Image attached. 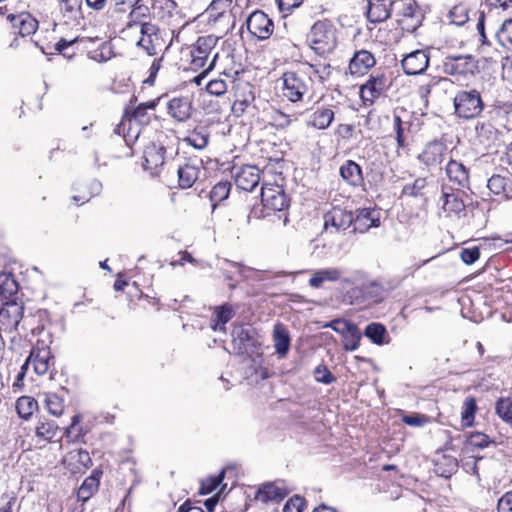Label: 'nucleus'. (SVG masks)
I'll return each mask as SVG.
<instances>
[{
  "label": "nucleus",
  "mask_w": 512,
  "mask_h": 512,
  "mask_svg": "<svg viewBox=\"0 0 512 512\" xmlns=\"http://www.w3.org/2000/svg\"><path fill=\"white\" fill-rule=\"evenodd\" d=\"M166 148L162 145L150 142L147 144L143 151V167L149 171L152 176H157L160 168L166 161Z\"/></svg>",
  "instance_id": "nucleus-10"
},
{
  "label": "nucleus",
  "mask_w": 512,
  "mask_h": 512,
  "mask_svg": "<svg viewBox=\"0 0 512 512\" xmlns=\"http://www.w3.org/2000/svg\"><path fill=\"white\" fill-rule=\"evenodd\" d=\"M161 62H162V57L156 58V59L153 60L151 66L149 68V76H148V78L145 81L146 83H149V84H153L154 83V80H155V78L157 76V73L160 70Z\"/></svg>",
  "instance_id": "nucleus-63"
},
{
  "label": "nucleus",
  "mask_w": 512,
  "mask_h": 512,
  "mask_svg": "<svg viewBox=\"0 0 512 512\" xmlns=\"http://www.w3.org/2000/svg\"><path fill=\"white\" fill-rule=\"evenodd\" d=\"M477 410L476 401L473 397H468L463 403L461 412V420L463 427H469L473 424L475 413Z\"/></svg>",
  "instance_id": "nucleus-48"
},
{
  "label": "nucleus",
  "mask_w": 512,
  "mask_h": 512,
  "mask_svg": "<svg viewBox=\"0 0 512 512\" xmlns=\"http://www.w3.org/2000/svg\"><path fill=\"white\" fill-rule=\"evenodd\" d=\"M359 294H361L368 303H377L384 299L386 290L380 283L372 281L362 284L360 288L352 289V297H357Z\"/></svg>",
  "instance_id": "nucleus-22"
},
{
  "label": "nucleus",
  "mask_w": 512,
  "mask_h": 512,
  "mask_svg": "<svg viewBox=\"0 0 512 512\" xmlns=\"http://www.w3.org/2000/svg\"><path fill=\"white\" fill-rule=\"evenodd\" d=\"M341 276V269L336 267L315 270L309 279V285L312 288L319 289L323 287L325 282H336Z\"/></svg>",
  "instance_id": "nucleus-28"
},
{
  "label": "nucleus",
  "mask_w": 512,
  "mask_h": 512,
  "mask_svg": "<svg viewBox=\"0 0 512 512\" xmlns=\"http://www.w3.org/2000/svg\"><path fill=\"white\" fill-rule=\"evenodd\" d=\"M287 494V489L282 485H279L276 482H268L259 487L255 495V499L263 503H277L282 501L287 496Z\"/></svg>",
  "instance_id": "nucleus-20"
},
{
  "label": "nucleus",
  "mask_w": 512,
  "mask_h": 512,
  "mask_svg": "<svg viewBox=\"0 0 512 512\" xmlns=\"http://www.w3.org/2000/svg\"><path fill=\"white\" fill-rule=\"evenodd\" d=\"M8 19L17 33L22 37L29 36L36 32L38 29V21L28 13L19 15L10 14Z\"/></svg>",
  "instance_id": "nucleus-25"
},
{
  "label": "nucleus",
  "mask_w": 512,
  "mask_h": 512,
  "mask_svg": "<svg viewBox=\"0 0 512 512\" xmlns=\"http://www.w3.org/2000/svg\"><path fill=\"white\" fill-rule=\"evenodd\" d=\"M334 119V111L330 106H317L310 115L308 124L319 130L326 129Z\"/></svg>",
  "instance_id": "nucleus-29"
},
{
  "label": "nucleus",
  "mask_w": 512,
  "mask_h": 512,
  "mask_svg": "<svg viewBox=\"0 0 512 512\" xmlns=\"http://www.w3.org/2000/svg\"><path fill=\"white\" fill-rule=\"evenodd\" d=\"M231 183L228 181L219 182L210 191V200L215 206L217 203L225 200L230 193Z\"/></svg>",
  "instance_id": "nucleus-49"
},
{
  "label": "nucleus",
  "mask_w": 512,
  "mask_h": 512,
  "mask_svg": "<svg viewBox=\"0 0 512 512\" xmlns=\"http://www.w3.org/2000/svg\"><path fill=\"white\" fill-rule=\"evenodd\" d=\"M58 430L59 427L54 421L43 418L39 420L35 428V435L41 440L52 441L56 437Z\"/></svg>",
  "instance_id": "nucleus-39"
},
{
  "label": "nucleus",
  "mask_w": 512,
  "mask_h": 512,
  "mask_svg": "<svg viewBox=\"0 0 512 512\" xmlns=\"http://www.w3.org/2000/svg\"><path fill=\"white\" fill-rule=\"evenodd\" d=\"M281 79L283 81V96L291 102L302 101L312 86L309 73L302 69L286 71Z\"/></svg>",
  "instance_id": "nucleus-3"
},
{
  "label": "nucleus",
  "mask_w": 512,
  "mask_h": 512,
  "mask_svg": "<svg viewBox=\"0 0 512 512\" xmlns=\"http://www.w3.org/2000/svg\"><path fill=\"white\" fill-rule=\"evenodd\" d=\"M364 335L377 345H383L389 342V336L385 326L378 322L369 324L364 331Z\"/></svg>",
  "instance_id": "nucleus-40"
},
{
  "label": "nucleus",
  "mask_w": 512,
  "mask_h": 512,
  "mask_svg": "<svg viewBox=\"0 0 512 512\" xmlns=\"http://www.w3.org/2000/svg\"><path fill=\"white\" fill-rule=\"evenodd\" d=\"M159 98L156 100H151L145 103H140L136 108L132 111V118L141 125H147L150 122V115L148 114V110H155Z\"/></svg>",
  "instance_id": "nucleus-42"
},
{
  "label": "nucleus",
  "mask_w": 512,
  "mask_h": 512,
  "mask_svg": "<svg viewBox=\"0 0 512 512\" xmlns=\"http://www.w3.org/2000/svg\"><path fill=\"white\" fill-rule=\"evenodd\" d=\"M52 360L53 356L49 347H33L28 358L21 366V369L16 378L15 385H19V383L28 374L31 367L32 372L38 376H42L48 373Z\"/></svg>",
  "instance_id": "nucleus-5"
},
{
  "label": "nucleus",
  "mask_w": 512,
  "mask_h": 512,
  "mask_svg": "<svg viewBox=\"0 0 512 512\" xmlns=\"http://www.w3.org/2000/svg\"><path fill=\"white\" fill-rule=\"evenodd\" d=\"M238 188L252 191L260 182V170L256 166H243L235 175Z\"/></svg>",
  "instance_id": "nucleus-19"
},
{
  "label": "nucleus",
  "mask_w": 512,
  "mask_h": 512,
  "mask_svg": "<svg viewBox=\"0 0 512 512\" xmlns=\"http://www.w3.org/2000/svg\"><path fill=\"white\" fill-rule=\"evenodd\" d=\"M235 97L233 111L239 114L244 113L255 99L252 87L248 83H244L241 86L239 85Z\"/></svg>",
  "instance_id": "nucleus-30"
},
{
  "label": "nucleus",
  "mask_w": 512,
  "mask_h": 512,
  "mask_svg": "<svg viewBox=\"0 0 512 512\" xmlns=\"http://www.w3.org/2000/svg\"><path fill=\"white\" fill-rule=\"evenodd\" d=\"M308 42L318 55L330 53L337 45L335 29L326 21H317L310 29Z\"/></svg>",
  "instance_id": "nucleus-4"
},
{
  "label": "nucleus",
  "mask_w": 512,
  "mask_h": 512,
  "mask_svg": "<svg viewBox=\"0 0 512 512\" xmlns=\"http://www.w3.org/2000/svg\"><path fill=\"white\" fill-rule=\"evenodd\" d=\"M443 72L450 76H473L478 70V60L470 54L447 55L442 63Z\"/></svg>",
  "instance_id": "nucleus-6"
},
{
  "label": "nucleus",
  "mask_w": 512,
  "mask_h": 512,
  "mask_svg": "<svg viewBox=\"0 0 512 512\" xmlns=\"http://www.w3.org/2000/svg\"><path fill=\"white\" fill-rule=\"evenodd\" d=\"M443 199L444 211L459 214L465 210V204L458 193L443 192Z\"/></svg>",
  "instance_id": "nucleus-44"
},
{
  "label": "nucleus",
  "mask_w": 512,
  "mask_h": 512,
  "mask_svg": "<svg viewBox=\"0 0 512 512\" xmlns=\"http://www.w3.org/2000/svg\"><path fill=\"white\" fill-rule=\"evenodd\" d=\"M411 123L404 122L401 120V117L397 114L393 116V128L395 132V139L397 142L398 151L401 149H405L408 146L406 140V132L410 130Z\"/></svg>",
  "instance_id": "nucleus-41"
},
{
  "label": "nucleus",
  "mask_w": 512,
  "mask_h": 512,
  "mask_svg": "<svg viewBox=\"0 0 512 512\" xmlns=\"http://www.w3.org/2000/svg\"><path fill=\"white\" fill-rule=\"evenodd\" d=\"M341 178L353 187H359L363 184L364 178L362 168L353 160H346L340 167Z\"/></svg>",
  "instance_id": "nucleus-27"
},
{
  "label": "nucleus",
  "mask_w": 512,
  "mask_h": 512,
  "mask_svg": "<svg viewBox=\"0 0 512 512\" xmlns=\"http://www.w3.org/2000/svg\"><path fill=\"white\" fill-rule=\"evenodd\" d=\"M454 115L462 120H472L479 117L485 104L481 92L477 89L458 90L453 98Z\"/></svg>",
  "instance_id": "nucleus-2"
},
{
  "label": "nucleus",
  "mask_w": 512,
  "mask_h": 512,
  "mask_svg": "<svg viewBox=\"0 0 512 512\" xmlns=\"http://www.w3.org/2000/svg\"><path fill=\"white\" fill-rule=\"evenodd\" d=\"M141 38L138 41V46L143 48L148 55L154 56L161 50L162 39L159 36L158 28L150 22L141 24Z\"/></svg>",
  "instance_id": "nucleus-12"
},
{
  "label": "nucleus",
  "mask_w": 512,
  "mask_h": 512,
  "mask_svg": "<svg viewBox=\"0 0 512 512\" xmlns=\"http://www.w3.org/2000/svg\"><path fill=\"white\" fill-rule=\"evenodd\" d=\"M209 140V133L203 127L199 129H195L189 133V135L185 138V141L193 146L195 149L201 150L204 149Z\"/></svg>",
  "instance_id": "nucleus-46"
},
{
  "label": "nucleus",
  "mask_w": 512,
  "mask_h": 512,
  "mask_svg": "<svg viewBox=\"0 0 512 512\" xmlns=\"http://www.w3.org/2000/svg\"><path fill=\"white\" fill-rule=\"evenodd\" d=\"M209 310H212V320H231L235 317V311L233 306L230 303H224L219 306L210 307Z\"/></svg>",
  "instance_id": "nucleus-52"
},
{
  "label": "nucleus",
  "mask_w": 512,
  "mask_h": 512,
  "mask_svg": "<svg viewBox=\"0 0 512 512\" xmlns=\"http://www.w3.org/2000/svg\"><path fill=\"white\" fill-rule=\"evenodd\" d=\"M313 374H314L315 380L319 383L331 384L336 380V378L333 376V374L328 370V368L325 365H318L314 369Z\"/></svg>",
  "instance_id": "nucleus-57"
},
{
  "label": "nucleus",
  "mask_w": 512,
  "mask_h": 512,
  "mask_svg": "<svg viewBox=\"0 0 512 512\" xmlns=\"http://www.w3.org/2000/svg\"><path fill=\"white\" fill-rule=\"evenodd\" d=\"M102 191V183L99 180L93 179L88 183V192L82 195H74L73 200L76 203L83 204L89 201L92 197L97 196Z\"/></svg>",
  "instance_id": "nucleus-50"
},
{
  "label": "nucleus",
  "mask_w": 512,
  "mask_h": 512,
  "mask_svg": "<svg viewBox=\"0 0 512 512\" xmlns=\"http://www.w3.org/2000/svg\"><path fill=\"white\" fill-rule=\"evenodd\" d=\"M309 67L313 69L321 82L327 80L331 75L332 67L330 64H315L310 65Z\"/></svg>",
  "instance_id": "nucleus-60"
},
{
  "label": "nucleus",
  "mask_w": 512,
  "mask_h": 512,
  "mask_svg": "<svg viewBox=\"0 0 512 512\" xmlns=\"http://www.w3.org/2000/svg\"><path fill=\"white\" fill-rule=\"evenodd\" d=\"M217 58H218V53H215V54L213 55V57H212V59H211V61H210L209 65L207 66V68H205V69H204V71H203L202 73H200L199 75H197V76H195V77H194L193 82H194L196 85L200 86V85L202 84V81L205 79V77H206L207 73H208L209 71H211V70L214 68V66H215V62H216Z\"/></svg>",
  "instance_id": "nucleus-64"
},
{
  "label": "nucleus",
  "mask_w": 512,
  "mask_h": 512,
  "mask_svg": "<svg viewBox=\"0 0 512 512\" xmlns=\"http://www.w3.org/2000/svg\"><path fill=\"white\" fill-rule=\"evenodd\" d=\"M387 77L384 74L371 75L362 85L361 93L364 100L372 101L378 98L387 89Z\"/></svg>",
  "instance_id": "nucleus-24"
},
{
  "label": "nucleus",
  "mask_w": 512,
  "mask_h": 512,
  "mask_svg": "<svg viewBox=\"0 0 512 512\" xmlns=\"http://www.w3.org/2000/svg\"><path fill=\"white\" fill-rule=\"evenodd\" d=\"M491 443L486 434L476 432L470 434L466 439V446L471 448L483 449Z\"/></svg>",
  "instance_id": "nucleus-54"
},
{
  "label": "nucleus",
  "mask_w": 512,
  "mask_h": 512,
  "mask_svg": "<svg viewBox=\"0 0 512 512\" xmlns=\"http://www.w3.org/2000/svg\"><path fill=\"white\" fill-rule=\"evenodd\" d=\"M273 342L277 355L280 358L285 357L290 348V334L281 323L274 326Z\"/></svg>",
  "instance_id": "nucleus-31"
},
{
  "label": "nucleus",
  "mask_w": 512,
  "mask_h": 512,
  "mask_svg": "<svg viewBox=\"0 0 512 512\" xmlns=\"http://www.w3.org/2000/svg\"><path fill=\"white\" fill-rule=\"evenodd\" d=\"M41 396L43 397L45 408L51 415L55 417H60L63 415L65 405L64 399L62 397L53 392H44L41 394Z\"/></svg>",
  "instance_id": "nucleus-38"
},
{
  "label": "nucleus",
  "mask_w": 512,
  "mask_h": 512,
  "mask_svg": "<svg viewBox=\"0 0 512 512\" xmlns=\"http://www.w3.org/2000/svg\"><path fill=\"white\" fill-rule=\"evenodd\" d=\"M446 174L450 181L460 187H465L469 182L467 168L460 162L450 160L446 166Z\"/></svg>",
  "instance_id": "nucleus-32"
},
{
  "label": "nucleus",
  "mask_w": 512,
  "mask_h": 512,
  "mask_svg": "<svg viewBox=\"0 0 512 512\" xmlns=\"http://www.w3.org/2000/svg\"><path fill=\"white\" fill-rule=\"evenodd\" d=\"M24 317V306L16 299L2 301L0 320H21Z\"/></svg>",
  "instance_id": "nucleus-34"
},
{
  "label": "nucleus",
  "mask_w": 512,
  "mask_h": 512,
  "mask_svg": "<svg viewBox=\"0 0 512 512\" xmlns=\"http://www.w3.org/2000/svg\"><path fill=\"white\" fill-rule=\"evenodd\" d=\"M304 505V498L295 495L286 502L283 507V512H302Z\"/></svg>",
  "instance_id": "nucleus-59"
},
{
  "label": "nucleus",
  "mask_w": 512,
  "mask_h": 512,
  "mask_svg": "<svg viewBox=\"0 0 512 512\" xmlns=\"http://www.w3.org/2000/svg\"><path fill=\"white\" fill-rule=\"evenodd\" d=\"M353 223V213L340 207H333L324 214V228L336 231L346 230Z\"/></svg>",
  "instance_id": "nucleus-16"
},
{
  "label": "nucleus",
  "mask_w": 512,
  "mask_h": 512,
  "mask_svg": "<svg viewBox=\"0 0 512 512\" xmlns=\"http://www.w3.org/2000/svg\"><path fill=\"white\" fill-rule=\"evenodd\" d=\"M223 478L224 471H221L218 475L209 476L208 478L202 480L199 493L209 494L213 492L221 484Z\"/></svg>",
  "instance_id": "nucleus-53"
},
{
  "label": "nucleus",
  "mask_w": 512,
  "mask_h": 512,
  "mask_svg": "<svg viewBox=\"0 0 512 512\" xmlns=\"http://www.w3.org/2000/svg\"><path fill=\"white\" fill-rule=\"evenodd\" d=\"M227 88L226 81L221 78L212 79L206 84V91L214 96H222Z\"/></svg>",
  "instance_id": "nucleus-56"
},
{
  "label": "nucleus",
  "mask_w": 512,
  "mask_h": 512,
  "mask_svg": "<svg viewBox=\"0 0 512 512\" xmlns=\"http://www.w3.org/2000/svg\"><path fill=\"white\" fill-rule=\"evenodd\" d=\"M429 61L428 50H415L402 59L401 65L406 75H420L427 70Z\"/></svg>",
  "instance_id": "nucleus-11"
},
{
  "label": "nucleus",
  "mask_w": 512,
  "mask_h": 512,
  "mask_svg": "<svg viewBox=\"0 0 512 512\" xmlns=\"http://www.w3.org/2000/svg\"><path fill=\"white\" fill-rule=\"evenodd\" d=\"M202 170V161L197 158H191L184 164L179 165L177 169L179 186L182 189H188L199 178Z\"/></svg>",
  "instance_id": "nucleus-15"
},
{
  "label": "nucleus",
  "mask_w": 512,
  "mask_h": 512,
  "mask_svg": "<svg viewBox=\"0 0 512 512\" xmlns=\"http://www.w3.org/2000/svg\"><path fill=\"white\" fill-rule=\"evenodd\" d=\"M19 290V284L11 272L0 273V300L11 299Z\"/></svg>",
  "instance_id": "nucleus-36"
},
{
  "label": "nucleus",
  "mask_w": 512,
  "mask_h": 512,
  "mask_svg": "<svg viewBox=\"0 0 512 512\" xmlns=\"http://www.w3.org/2000/svg\"><path fill=\"white\" fill-rule=\"evenodd\" d=\"M37 408L38 402L30 396H22L16 401V411L24 420H28Z\"/></svg>",
  "instance_id": "nucleus-43"
},
{
  "label": "nucleus",
  "mask_w": 512,
  "mask_h": 512,
  "mask_svg": "<svg viewBox=\"0 0 512 512\" xmlns=\"http://www.w3.org/2000/svg\"><path fill=\"white\" fill-rule=\"evenodd\" d=\"M168 114L178 122H185L191 117L192 103L188 97H175L167 103Z\"/></svg>",
  "instance_id": "nucleus-21"
},
{
  "label": "nucleus",
  "mask_w": 512,
  "mask_h": 512,
  "mask_svg": "<svg viewBox=\"0 0 512 512\" xmlns=\"http://www.w3.org/2000/svg\"><path fill=\"white\" fill-rule=\"evenodd\" d=\"M487 187L493 194L508 198L512 193V180L509 177L495 174L488 179Z\"/></svg>",
  "instance_id": "nucleus-33"
},
{
  "label": "nucleus",
  "mask_w": 512,
  "mask_h": 512,
  "mask_svg": "<svg viewBox=\"0 0 512 512\" xmlns=\"http://www.w3.org/2000/svg\"><path fill=\"white\" fill-rule=\"evenodd\" d=\"M63 462L73 472L87 469L92 464L88 451L82 448L69 451L64 457Z\"/></svg>",
  "instance_id": "nucleus-26"
},
{
  "label": "nucleus",
  "mask_w": 512,
  "mask_h": 512,
  "mask_svg": "<svg viewBox=\"0 0 512 512\" xmlns=\"http://www.w3.org/2000/svg\"><path fill=\"white\" fill-rule=\"evenodd\" d=\"M113 56L112 44L110 42H102L100 46L89 52V57L97 62H106Z\"/></svg>",
  "instance_id": "nucleus-51"
},
{
  "label": "nucleus",
  "mask_w": 512,
  "mask_h": 512,
  "mask_svg": "<svg viewBox=\"0 0 512 512\" xmlns=\"http://www.w3.org/2000/svg\"><path fill=\"white\" fill-rule=\"evenodd\" d=\"M217 41L218 39L213 35L199 37L191 52L208 58Z\"/></svg>",
  "instance_id": "nucleus-45"
},
{
  "label": "nucleus",
  "mask_w": 512,
  "mask_h": 512,
  "mask_svg": "<svg viewBox=\"0 0 512 512\" xmlns=\"http://www.w3.org/2000/svg\"><path fill=\"white\" fill-rule=\"evenodd\" d=\"M403 18L399 21L402 28L409 32H415L422 24L424 14L421 8L413 1H409L403 5Z\"/></svg>",
  "instance_id": "nucleus-17"
},
{
  "label": "nucleus",
  "mask_w": 512,
  "mask_h": 512,
  "mask_svg": "<svg viewBox=\"0 0 512 512\" xmlns=\"http://www.w3.org/2000/svg\"><path fill=\"white\" fill-rule=\"evenodd\" d=\"M325 327H331L342 335L343 348L346 351L358 349L362 334L354 322H330Z\"/></svg>",
  "instance_id": "nucleus-8"
},
{
  "label": "nucleus",
  "mask_w": 512,
  "mask_h": 512,
  "mask_svg": "<svg viewBox=\"0 0 512 512\" xmlns=\"http://www.w3.org/2000/svg\"><path fill=\"white\" fill-rule=\"evenodd\" d=\"M496 414L512 427V398H499L495 405Z\"/></svg>",
  "instance_id": "nucleus-47"
},
{
  "label": "nucleus",
  "mask_w": 512,
  "mask_h": 512,
  "mask_svg": "<svg viewBox=\"0 0 512 512\" xmlns=\"http://www.w3.org/2000/svg\"><path fill=\"white\" fill-rule=\"evenodd\" d=\"M494 38L505 49L512 50V18L505 19L498 28L491 27Z\"/></svg>",
  "instance_id": "nucleus-35"
},
{
  "label": "nucleus",
  "mask_w": 512,
  "mask_h": 512,
  "mask_svg": "<svg viewBox=\"0 0 512 512\" xmlns=\"http://www.w3.org/2000/svg\"><path fill=\"white\" fill-rule=\"evenodd\" d=\"M460 258L467 265L474 264L480 258L479 247L463 248L460 252Z\"/></svg>",
  "instance_id": "nucleus-58"
},
{
  "label": "nucleus",
  "mask_w": 512,
  "mask_h": 512,
  "mask_svg": "<svg viewBox=\"0 0 512 512\" xmlns=\"http://www.w3.org/2000/svg\"><path fill=\"white\" fill-rule=\"evenodd\" d=\"M248 31L260 40L268 39L273 33V21L261 10L252 12L246 20Z\"/></svg>",
  "instance_id": "nucleus-9"
},
{
  "label": "nucleus",
  "mask_w": 512,
  "mask_h": 512,
  "mask_svg": "<svg viewBox=\"0 0 512 512\" xmlns=\"http://www.w3.org/2000/svg\"><path fill=\"white\" fill-rule=\"evenodd\" d=\"M101 475L102 472L94 471L92 475L83 481L77 492V497L79 500L86 502L91 498L93 493L98 490Z\"/></svg>",
  "instance_id": "nucleus-37"
},
{
  "label": "nucleus",
  "mask_w": 512,
  "mask_h": 512,
  "mask_svg": "<svg viewBox=\"0 0 512 512\" xmlns=\"http://www.w3.org/2000/svg\"><path fill=\"white\" fill-rule=\"evenodd\" d=\"M352 224L355 232L365 233L372 227H379L380 213L373 208L358 209L356 214H353Z\"/></svg>",
  "instance_id": "nucleus-18"
},
{
  "label": "nucleus",
  "mask_w": 512,
  "mask_h": 512,
  "mask_svg": "<svg viewBox=\"0 0 512 512\" xmlns=\"http://www.w3.org/2000/svg\"><path fill=\"white\" fill-rule=\"evenodd\" d=\"M366 17L370 23H382L391 17L396 0H366Z\"/></svg>",
  "instance_id": "nucleus-13"
},
{
  "label": "nucleus",
  "mask_w": 512,
  "mask_h": 512,
  "mask_svg": "<svg viewBox=\"0 0 512 512\" xmlns=\"http://www.w3.org/2000/svg\"><path fill=\"white\" fill-rule=\"evenodd\" d=\"M497 512H512V490L506 492L498 500Z\"/></svg>",
  "instance_id": "nucleus-61"
},
{
  "label": "nucleus",
  "mask_w": 512,
  "mask_h": 512,
  "mask_svg": "<svg viewBox=\"0 0 512 512\" xmlns=\"http://www.w3.org/2000/svg\"><path fill=\"white\" fill-rule=\"evenodd\" d=\"M280 11L287 12L299 7L303 0H276Z\"/></svg>",
  "instance_id": "nucleus-62"
},
{
  "label": "nucleus",
  "mask_w": 512,
  "mask_h": 512,
  "mask_svg": "<svg viewBox=\"0 0 512 512\" xmlns=\"http://www.w3.org/2000/svg\"><path fill=\"white\" fill-rule=\"evenodd\" d=\"M447 146L440 140L427 143L417 159L427 168L436 167L444 160Z\"/></svg>",
  "instance_id": "nucleus-14"
},
{
  "label": "nucleus",
  "mask_w": 512,
  "mask_h": 512,
  "mask_svg": "<svg viewBox=\"0 0 512 512\" xmlns=\"http://www.w3.org/2000/svg\"><path fill=\"white\" fill-rule=\"evenodd\" d=\"M376 64L374 55L368 50L357 51L349 62L352 75H363Z\"/></svg>",
  "instance_id": "nucleus-23"
},
{
  "label": "nucleus",
  "mask_w": 512,
  "mask_h": 512,
  "mask_svg": "<svg viewBox=\"0 0 512 512\" xmlns=\"http://www.w3.org/2000/svg\"><path fill=\"white\" fill-rule=\"evenodd\" d=\"M261 201L266 209L283 211L289 206V199L282 186L264 184L261 188Z\"/></svg>",
  "instance_id": "nucleus-7"
},
{
  "label": "nucleus",
  "mask_w": 512,
  "mask_h": 512,
  "mask_svg": "<svg viewBox=\"0 0 512 512\" xmlns=\"http://www.w3.org/2000/svg\"><path fill=\"white\" fill-rule=\"evenodd\" d=\"M426 178L419 177L413 183L407 184L403 187L402 194L417 197L422 195L423 189L426 187Z\"/></svg>",
  "instance_id": "nucleus-55"
},
{
  "label": "nucleus",
  "mask_w": 512,
  "mask_h": 512,
  "mask_svg": "<svg viewBox=\"0 0 512 512\" xmlns=\"http://www.w3.org/2000/svg\"><path fill=\"white\" fill-rule=\"evenodd\" d=\"M232 343L238 354L246 355L256 366L262 364L261 341L250 322H238L234 325Z\"/></svg>",
  "instance_id": "nucleus-1"
}]
</instances>
